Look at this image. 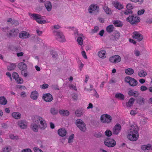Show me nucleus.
I'll list each match as a JSON object with an SVG mask.
<instances>
[{
	"label": "nucleus",
	"mask_w": 152,
	"mask_h": 152,
	"mask_svg": "<svg viewBox=\"0 0 152 152\" xmlns=\"http://www.w3.org/2000/svg\"><path fill=\"white\" fill-rule=\"evenodd\" d=\"M89 12L91 13L94 11L98 12L99 11V7L97 4H91L89 7L88 9Z\"/></svg>",
	"instance_id": "nucleus-12"
},
{
	"label": "nucleus",
	"mask_w": 152,
	"mask_h": 152,
	"mask_svg": "<svg viewBox=\"0 0 152 152\" xmlns=\"http://www.w3.org/2000/svg\"><path fill=\"white\" fill-rule=\"evenodd\" d=\"M10 139L12 140H17L18 139V137L17 136L14 135L13 134H10Z\"/></svg>",
	"instance_id": "nucleus-49"
},
{
	"label": "nucleus",
	"mask_w": 152,
	"mask_h": 152,
	"mask_svg": "<svg viewBox=\"0 0 152 152\" xmlns=\"http://www.w3.org/2000/svg\"><path fill=\"white\" fill-rule=\"evenodd\" d=\"M104 143L105 145L109 147H114L116 144V142L114 140L110 138L105 140Z\"/></svg>",
	"instance_id": "nucleus-7"
},
{
	"label": "nucleus",
	"mask_w": 152,
	"mask_h": 152,
	"mask_svg": "<svg viewBox=\"0 0 152 152\" xmlns=\"http://www.w3.org/2000/svg\"><path fill=\"white\" fill-rule=\"evenodd\" d=\"M114 7L117 9L120 10L123 8V5L117 1H115L113 3Z\"/></svg>",
	"instance_id": "nucleus-18"
},
{
	"label": "nucleus",
	"mask_w": 152,
	"mask_h": 152,
	"mask_svg": "<svg viewBox=\"0 0 152 152\" xmlns=\"http://www.w3.org/2000/svg\"><path fill=\"white\" fill-rule=\"evenodd\" d=\"M151 147V145L149 144L148 145H144L141 146V148L143 151L147 150H149Z\"/></svg>",
	"instance_id": "nucleus-38"
},
{
	"label": "nucleus",
	"mask_w": 152,
	"mask_h": 152,
	"mask_svg": "<svg viewBox=\"0 0 152 152\" xmlns=\"http://www.w3.org/2000/svg\"><path fill=\"white\" fill-rule=\"evenodd\" d=\"M74 135L73 134H72L69 136V138L68 142L69 143L72 142H73Z\"/></svg>",
	"instance_id": "nucleus-44"
},
{
	"label": "nucleus",
	"mask_w": 152,
	"mask_h": 152,
	"mask_svg": "<svg viewBox=\"0 0 152 152\" xmlns=\"http://www.w3.org/2000/svg\"><path fill=\"white\" fill-rule=\"evenodd\" d=\"M21 152H32V151L30 148H26L22 150Z\"/></svg>",
	"instance_id": "nucleus-59"
},
{
	"label": "nucleus",
	"mask_w": 152,
	"mask_h": 152,
	"mask_svg": "<svg viewBox=\"0 0 152 152\" xmlns=\"http://www.w3.org/2000/svg\"><path fill=\"white\" fill-rule=\"evenodd\" d=\"M33 150L35 152H43L41 150L36 147L34 148Z\"/></svg>",
	"instance_id": "nucleus-54"
},
{
	"label": "nucleus",
	"mask_w": 152,
	"mask_h": 152,
	"mask_svg": "<svg viewBox=\"0 0 152 152\" xmlns=\"http://www.w3.org/2000/svg\"><path fill=\"white\" fill-rule=\"evenodd\" d=\"M114 28V26L113 25H110L108 26L106 28V31L108 33H111L113 31Z\"/></svg>",
	"instance_id": "nucleus-37"
},
{
	"label": "nucleus",
	"mask_w": 152,
	"mask_h": 152,
	"mask_svg": "<svg viewBox=\"0 0 152 152\" xmlns=\"http://www.w3.org/2000/svg\"><path fill=\"white\" fill-rule=\"evenodd\" d=\"M21 74L25 77H26L28 75V74L27 73L26 70H22L21 72Z\"/></svg>",
	"instance_id": "nucleus-53"
},
{
	"label": "nucleus",
	"mask_w": 152,
	"mask_h": 152,
	"mask_svg": "<svg viewBox=\"0 0 152 152\" xmlns=\"http://www.w3.org/2000/svg\"><path fill=\"white\" fill-rule=\"evenodd\" d=\"M18 67L21 71L26 70L27 68L26 64L23 62L19 63L18 65Z\"/></svg>",
	"instance_id": "nucleus-19"
},
{
	"label": "nucleus",
	"mask_w": 152,
	"mask_h": 152,
	"mask_svg": "<svg viewBox=\"0 0 152 152\" xmlns=\"http://www.w3.org/2000/svg\"><path fill=\"white\" fill-rule=\"evenodd\" d=\"M128 94L129 96L137 97L138 96L139 94L138 92L131 90L128 91Z\"/></svg>",
	"instance_id": "nucleus-20"
},
{
	"label": "nucleus",
	"mask_w": 152,
	"mask_h": 152,
	"mask_svg": "<svg viewBox=\"0 0 152 152\" xmlns=\"http://www.w3.org/2000/svg\"><path fill=\"white\" fill-rule=\"evenodd\" d=\"M58 133L60 136L64 137L66 134V131L64 129L61 128L58 130Z\"/></svg>",
	"instance_id": "nucleus-17"
},
{
	"label": "nucleus",
	"mask_w": 152,
	"mask_h": 152,
	"mask_svg": "<svg viewBox=\"0 0 152 152\" xmlns=\"http://www.w3.org/2000/svg\"><path fill=\"white\" fill-rule=\"evenodd\" d=\"M7 103V100L4 96L0 97V104L5 105Z\"/></svg>",
	"instance_id": "nucleus-33"
},
{
	"label": "nucleus",
	"mask_w": 152,
	"mask_h": 152,
	"mask_svg": "<svg viewBox=\"0 0 152 152\" xmlns=\"http://www.w3.org/2000/svg\"><path fill=\"white\" fill-rule=\"evenodd\" d=\"M126 20L132 24H134L140 22V18L138 17L132 15L129 16L126 18Z\"/></svg>",
	"instance_id": "nucleus-9"
},
{
	"label": "nucleus",
	"mask_w": 152,
	"mask_h": 152,
	"mask_svg": "<svg viewBox=\"0 0 152 152\" xmlns=\"http://www.w3.org/2000/svg\"><path fill=\"white\" fill-rule=\"evenodd\" d=\"M16 80L17 83L18 84H22L23 83V80L21 77H18Z\"/></svg>",
	"instance_id": "nucleus-47"
},
{
	"label": "nucleus",
	"mask_w": 152,
	"mask_h": 152,
	"mask_svg": "<svg viewBox=\"0 0 152 152\" xmlns=\"http://www.w3.org/2000/svg\"><path fill=\"white\" fill-rule=\"evenodd\" d=\"M69 88L72 90H73L76 91L77 90V89L75 86L73 85V84H70L69 86Z\"/></svg>",
	"instance_id": "nucleus-51"
},
{
	"label": "nucleus",
	"mask_w": 152,
	"mask_h": 152,
	"mask_svg": "<svg viewBox=\"0 0 152 152\" xmlns=\"http://www.w3.org/2000/svg\"><path fill=\"white\" fill-rule=\"evenodd\" d=\"M144 99L141 97H138L137 99V102L140 104H144Z\"/></svg>",
	"instance_id": "nucleus-32"
},
{
	"label": "nucleus",
	"mask_w": 152,
	"mask_h": 152,
	"mask_svg": "<svg viewBox=\"0 0 152 152\" xmlns=\"http://www.w3.org/2000/svg\"><path fill=\"white\" fill-rule=\"evenodd\" d=\"M111 117L108 114L103 115L101 117V121L104 123H109L111 122Z\"/></svg>",
	"instance_id": "nucleus-8"
},
{
	"label": "nucleus",
	"mask_w": 152,
	"mask_h": 152,
	"mask_svg": "<svg viewBox=\"0 0 152 152\" xmlns=\"http://www.w3.org/2000/svg\"><path fill=\"white\" fill-rule=\"evenodd\" d=\"M42 98L45 101L47 102H50L53 99L52 95L49 93L44 94Z\"/></svg>",
	"instance_id": "nucleus-14"
},
{
	"label": "nucleus",
	"mask_w": 152,
	"mask_h": 152,
	"mask_svg": "<svg viewBox=\"0 0 152 152\" xmlns=\"http://www.w3.org/2000/svg\"><path fill=\"white\" fill-rule=\"evenodd\" d=\"M19 32V31L17 28H13L10 30L7 34L8 37L10 38L16 37Z\"/></svg>",
	"instance_id": "nucleus-6"
},
{
	"label": "nucleus",
	"mask_w": 152,
	"mask_h": 152,
	"mask_svg": "<svg viewBox=\"0 0 152 152\" xmlns=\"http://www.w3.org/2000/svg\"><path fill=\"white\" fill-rule=\"evenodd\" d=\"M11 23L12 25L15 26H17L19 24V22L18 21V20H13L12 21Z\"/></svg>",
	"instance_id": "nucleus-55"
},
{
	"label": "nucleus",
	"mask_w": 152,
	"mask_h": 152,
	"mask_svg": "<svg viewBox=\"0 0 152 152\" xmlns=\"http://www.w3.org/2000/svg\"><path fill=\"white\" fill-rule=\"evenodd\" d=\"M135 99L133 98H131L129 100L128 102L126 103V106L128 107H130L132 106L134 103Z\"/></svg>",
	"instance_id": "nucleus-25"
},
{
	"label": "nucleus",
	"mask_w": 152,
	"mask_h": 152,
	"mask_svg": "<svg viewBox=\"0 0 152 152\" xmlns=\"http://www.w3.org/2000/svg\"><path fill=\"white\" fill-rule=\"evenodd\" d=\"M16 65L13 63L10 64L7 66V69L11 71L14 69L16 67Z\"/></svg>",
	"instance_id": "nucleus-40"
},
{
	"label": "nucleus",
	"mask_w": 152,
	"mask_h": 152,
	"mask_svg": "<svg viewBox=\"0 0 152 152\" xmlns=\"http://www.w3.org/2000/svg\"><path fill=\"white\" fill-rule=\"evenodd\" d=\"M115 40L118 39L120 37V33L116 31L114 35Z\"/></svg>",
	"instance_id": "nucleus-43"
},
{
	"label": "nucleus",
	"mask_w": 152,
	"mask_h": 152,
	"mask_svg": "<svg viewBox=\"0 0 152 152\" xmlns=\"http://www.w3.org/2000/svg\"><path fill=\"white\" fill-rule=\"evenodd\" d=\"M77 41L79 44L82 45L83 44V40L81 37H78L77 39Z\"/></svg>",
	"instance_id": "nucleus-42"
},
{
	"label": "nucleus",
	"mask_w": 152,
	"mask_h": 152,
	"mask_svg": "<svg viewBox=\"0 0 152 152\" xmlns=\"http://www.w3.org/2000/svg\"><path fill=\"white\" fill-rule=\"evenodd\" d=\"M44 118L42 117L39 115H35L34 117V119L33 120L34 122L36 123H38L40 122L42 120H43Z\"/></svg>",
	"instance_id": "nucleus-28"
},
{
	"label": "nucleus",
	"mask_w": 152,
	"mask_h": 152,
	"mask_svg": "<svg viewBox=\"0 0 152 152\" xmlns=\"http://www.w3.org/2000/svg\"><path fill=\"white\" fill-rule=\"evenodd\" d=\"M126 8L127 9H130L131 10L133 9V7L132 4H128L126 5Z\"/></svg>",
	"instance_id": "nucleus-57"
},
{
	"label": "nucleus",
	"mask_w": 152,
	"mask_h": 152,
	"mask_svg": "<svg viewBox=\"0 0 152 152\" xmlns=\"http://www.w3.org/2000/svg\"><path fill=\"white\" fill-rule=\"evenodd\" d=\"M40 121L39 122L40 128L43 130L45 129L47 127L46 122L44 119H43V120H42Z\"/></svg>",
	"instance_id": "nucleus-21"
},
{
	"label": "nucleus",
	"mask_w": 152,
	"mask_h": 152,
	"mask_svg": "<svg viewBox=\"0 0 152 152\" xmlns=\"http://www.w3.org/2000/svg\"><path fill=\"white\" fill-rule=\"evenodd\" d=\"M29 15L34 18V19L39 23L43 24L45 23L46 21L45 20H41V16L38 14L29 13Z\"/></svg>",
	"instance_id": "nucleus-2"
},
{
	"label": "nucleus",
	"mask_w": 152,
	"mask_h": 152,
	"mask_svg": "<svg viewBox=\"0 0 152 152\" xmlns=\"http://www.w3.org/2000/svg\"><path fill=\"white\" fill-rule=\"evenodd\" d=\"M132 37L133 39H136L138 42L141 41L143 38V35L137 31L133 32L132 34Z\"/></svg>",
	"instance_id": "nucleus-10"
},
{
	"label": "nucleus",
	"mask_w": 152,
	"mask_h": 152,
	"mask_svg": "<svg viewBox=\"0 0 152 152\" xmlns=\"http://www.w3.org/2000/svg\"><path fill=\"white\" fill-rule=\"evenodd\" d=\"M115 97L117 99L123 100L125 98L124 95L121 93L116 94L115 95Z\"/></svg>",
	"instance_id": "nucleus-29"
},
{
	"label": "nucleus",
	"mask_w": 152,
	"mask_h": 152,
	"mask_svg": "<svg viewBox=\"0 0 152 152\" xmlns=\"http://www.w3.org/2000/svg\"><path fill=\"white\" fill-rule=\"evenodd\" d=\"M45 6L48 11H50L52 9V5L50 2L47 1L45 4Z\"/></svg>",
	"instance_id": "nucleus-26"
},
{
	"label": "nucleus",
	"mask_w": 152,
	"mask_h": 152,
	"mask_svg": "<svg viewBox=\"0 0 152 152\" xmlns=\"http://www.w3.org/2000/svg\"><path fill=\"white\" fill-rule=\"evenodd\" d=\"M93 107V105L91 103H89L88 104V107H87V109H89L91 108H92Z\"/></svg>",
	"instance_id": "nucleus-64"
},
{
	"label": "nucleus",
	"mask_w": 152,
	"mask_h": 152,
	"mask_svg": "<svg viewBox=\"0 0 152 152\" xmlns=\"http://www.w3.org/2000/svg\"><path fill=\"white\" fill-rule=\"evenodd\" d=\"M121 129V125L119 124H117L113 129V134L116 135H118L120 132Z\"/></svg>",
	"instance_id": "nucleus-13"
},
{
	"label": "nucleus",
	"mask_w": 152,
	"mask_h": 152,
	"mask_svg": "<svg viewBox=\"0 0 152 152\" xmlns=\"http://www.w3.org/2000/svg\"><path fill=\"white\" fill-rule=\"evenodd\" d=\"M59 113L60 115L63 116H67L69 114V113L68 110H60Z\"/></svg>",
	"instance_id": "nucleus-22"
},
{
	"label": "nucleus",
	"mask_w": 152,
	"mask_h": 152,
	"mask_svg": "<svg viewBox=\"0 0 152 152\" xmlns=\"http://www.w3.org/2000/svg\"><path fill=\"white\" fill-rule=\"evenodd\" d=\"M18 126L20 128L23 129H25L27 127V125L26 122L23 121H20L18 122Z\"/></svg>",
	"instance_id": "nucleus-24"
},
{
	"label": "nucleus",
	"mask_w": 152,
	"mask_h": 152,
	"mask_svg": "<svg viewBox=\"0 0 152 152\" xmlns=\"http://www.w3.org/2000/svg\"><path fill=\"white\" fill-rule=\"evenodd\" d=\"M12 116L15 119H19L21 117V115L18 112H14L12 113Z\"/></svg>",
	"instance_id": "nucleus-31"
},
{
	"label": "nucleus",
	"mask_w": 152,
	"mask_h": 152,
	"mask_svg": "<svg viewBox=\"0 0 152 152\" xmlns=\"http://www.w3.org/2000/svg\"><path fill=\"white\" fill-rule=\"evenodd\" d=\"M103 9L107 14H112L111 10L108 7L105 6L103 7Z\"/></svg>",
	"instance_id": "nucleus-36"
},
{
	"label": "nucleus",
	"mask_w": 152,
	"mask_h": 152,
	"mask_svg": "<svg viewBox=\"0 0 152 152\" xmlns=\"http://www.w3.org/2000/svg\"><path fill=\"white\" fill-rule=\"evenodd\" d=\"M113 23L115 27H121L123 25L122 22L119 20H114L113 21Z\"/></svg>",
	"instance_id": "nucleus-27"
},
{
	"label": "nucleus",
	"mask_w": 152,
	"mask_h": 152,
	"mask_svg": "<svg viewBox=\"0 0 152 152\" xmlns=\"http://www.w3.org/2000/svg\"><path fill=\"white\" fill-rule=\"evenodd\" d=\"M83 113V110H77L75 112L76 115L78 117H80L82 115Z\"/></svg>",
	"instance_id": "nucleus-34"
},
{
	"label": "nucleus",
	"mask_w": 152,
	"mask_h": 152,
	"mask_svg": "<svg viewBox=\"0 0 152 152\" xmlns=\"http://www.w3.org/2000/svg\"><path fill=\"white\" fill-rule=\"evenodd\" d=\"M81 53L82 56L85 59L87 58V56L86 55V54L85 51H82L81 52Z\"/></svg>",
	"instance_id": "nucleus-60"
},
{
	"label": "nucleus",
	"mask_w": 152,
	"mask_h": 152,
	"mask_svg": "<svg viewBox=\"0 0 152 152\" xmlns=\"http://www.w3.org/2000/svg\"><path fill=\"white\" fill-rule=\"evenodd\" d=\"M48 85L47 84L44 83L42 85V88L43 89H45L48 88Z\"/></svg>",
	"instance_id": "nucleus-63"
},
{
	"label": "nucleus",
	"mask_w": 152,
	"mask_h": 152,
	"mask_svg": "<svg viewBox=\"0 0 152 152\" xmlns=\"http://www.w3.org/2000/svg\"><path fill=\"white\" fill-rule=\"evenodd\" d=\"M30 35L29 33L25 31H23L19 33V36L20 38L26 39L28 38Z\"/></svg>",
	"instance_id": "nucleus-15"
},
{
	"label": "nucleus",
	"mask_w": 152,
	"mask_h": 152,
	"mask_svg": "<svg viewBox=\"0 0 152 152\" xmlns=\"http://www.w3.org/2000/svg\"><path fill=\"white\" fill-rule=\"evenodd\" d=\"M38 96V94L36 91L31 92V98L34 100L37 99Z\"/></svg>",
	"instance_id": "nucleus-23"
},
{
	"label": "nucleus",
	"mask_w": 152,
	"mask_h": 152,
	"mask_svg": "<svg viewBox=\"0 0 152 152\" xmlns=\"http://www.w3.org/2000/svg\"><path fill=\"white\" fill-rule=\"evenodd\" d=\"M53 32L58 41L60 42H64L65 41V37L61 32L54 30Z\"/></svg>",
	"instance_id": "nucleus-4"
},
{
	"label": "nucleus",
	"mask_w": 152,
	"mask_h": 152,
	"mask_svg": "<svg viewBox=\"0 0 152 152\" xmlns=\"http://www.w3.org/2000/svg\"><path fill=\"white\" fill-rule=\"evenodd\" d=\"M132 13V11L130 9H127L124 12V13L126 15H128Z\"/></svg>",
	"instance_id": "nucleus-50"
},
{
	"label": "nucleus",
	"mask_w": 152,
	"mask_h": 152,
	"mask_svg": "<svg viewBox=\"0 0 152 152\" xmlns=\"http://www.w3.org/2000/svg\"><path fill=\"white\" fill-rule=\"evenodd\" d=\"M39 126L35 123H32L31 125V128L34 132H37L38 131Z\"/></svg>",
	"instance_id": "nucleus-30"
},
{
	"label": "nucleus",
	"mask_w": 152,
	"mask_h": 152,
	"mask_svg": "<svg viewBox=\"0 0 152 152\" xmlns=\"http://www.w3.org/2000/svg\"><path fill=\"white\" fill-rule=\"evenodd\" d=\"M145 12L144 10H139L138 11L137 13L138 15H142Z\"/></svg>",
	"instance_id": "nucleus-61"
},
{
	"label": "nucleus",
	"mask_w": 152,
	"mask_h": 152,
	"mask_svg": "<svg viewBox=\"0 0 152 152\" xmlns=\"http://www.w3.org/2000/svg\"><path fill=\"white\" fill-rule=\"evenodd\" d=\"M98 55L99 58L104 59L106 57L107 53L105 50H101L98 52Z\"/></svg>",
	"instance_id": "nucleus-16"
},
{
	"label": "nucleus",
	"mask_w": 152,
	"mask_h": 152,
	"mask_svg": "<svg viewBox=\"0 0 152 152\" xmlns=\"http://www.w3.org/2000/svg\"><path fill=\"white\" fill-rule=\"evenodd\" d=\"M72 97L74 100H77V99L78 96L76 94H74Z\"/></svg>",
	"instance_id": "nucleus-62"
},
{
	"label": "nucleus",
	"mask_w": 152,
	"mask_h": 152,
	"mask_svg": "<svg viewBox=\"0 0 152 152\" xmlns=\"http://www.w3.org/2000/svg\"><path fill=\"white\" fill-rule=\"evenodd\" d=\"M147 75L146 72L143 70H141L138 73V75L140 77H145Z\"/></svg>",
	"instance_id": "nucleus-41"
},
{
	"label": "nucleus",
	"mask_w": 152,
	"mask_h": 152,
	"mask_svg": "<svg viewBox=\"0 0 152 152\" xmlns=\"http://www.w3.org/2000/svg\"><path fill=\"white\" fill-rule=\"evenodd\" d=\"M50 53L51 54L53 58H56L57 56V54L56 52L53 50L51 51Z\"/></svg>",
	"instance_id": "nucleus-45"
},
{
	"label": "nucleus",
	"mask_w": 152,
	"mask_h": 152,
	"mask_svg": "<svg viewBox=\"0 0 152 152\" xmlns=\"http://www.w3.org/2000/svg\"><path fill=\"white\" fill-rule=\"evenodd\" d=\"M105 135L108 137L112 135L111 131L109 130H107L105 132Z\"/></svg>",
	"instance_id": "nucleus-46"
},
{
	"label": "nucleus",
	"mask_w": 152,
	"mask_h": 152,
	"mask_svg": "<svg viewBox=\"0 0 152 152\" xmlns=\"http://www.w3.org/2000/svg\"><path fill=\"white\" fill-rule=\"evenodd\" d=\"M50 113L53 115H56L58 113V110L55 108L52 107L50 109Z\"/></svg>",
	"instance_id": "nucleus-39"
},
{
	"label": "nucleus",
	"mask_w": 152,
	"mask_h": 152,
	"mask_svg": "<svg viewBox=\"0 0 152 152\" xmlns=\"http://www.w3.org/2000/svg\"><path fill=\"white\" fill-rule=\"evenodd\" d=\"M125 81L126 82L129 83L130 86L133 87L136 86L138 83V82L136 79L129 76L125 77Z\"/></svg>",
	"instance_id": "nucleus-3"
},
{
	"label": "nucleus",
	"mask_w": 152,
	"mask_h": 152,
	"mask_svg": "<svg viewBox=\"0 0 152 152\" xmlns=\"http://www.w3.org/2000/svg\"><path fill=\"white\" fill-rule=\"evenodd\" d=\"M99 29V27L97 26H96L94 27V29H93L92 31V32L94 33H95L97 32Z\"/></svg>",
	"instance_id": "nucleus-52"
},
{
	"label": "nucleus",
	"mask_w": 152,
	"mask_h": 152,
	"mask_svg": "<svg viewBox=\"0 0 152 152\" xmlns=\"http://www.w3.org/2000/svg\"><path fill=\"white\" fill-rule=\"evenodd\" d=\"M121 61V58L118 55H115L109 58V61L112 63L116 64L119 62Z\"/></svg>",
	"instance_id": "nucleus-11"
},
{
	"label": "nucleus",
	"mask_w": 152,
	"mask_h": 152,
	"mask_svg": "<svg viewBox=\"0 0 152 152\" xmlns=\"http://www.w3.org/2000/svg\"><path fill=\"white\" fill-rule=\"evenodd\" d=\"M125 72L126 74L130 75L134 73V70L132 68H128L125 70Z\"/></svg>",
	"instance_id": "nucleus-35"
},
{
	"label": "nucleus",
	"mask_w": 152,
	"mask_h": 152,
	"mask_svg": "<svg viewBox=\"0 0 152 152\" xmlns=\"http://www.w3.org/2000/svg\"><path fill=\"white\" fill-rule=\"evenodd\" d=\"M10 148L6 147L4 148L3 149V151L4 152H9L10 151Z\"/></svg>",
	"instance_id": "nucleus-56"
},
{
	"label": "nucleus",
	"mask_w": 152,
	"mask_h": 152,
	"mask_svg": "<svg viewBox=\"0 0 152 152\" xmlns=\"http://www.w3.org/2000/svg\"><path fill=\"white\" fill-rule=\"evenodd\" d=\"M18 76L19 75L16 72H14L12 74L13 78L15 80H16L19 77Z\"/></svg>",
	"instance_id": "nucleus-48"
},
{
	"label": "nucleus",
	"mask_w": 152,
	"mask_h": 152,
	"mask_svg": "<svg viewBox=\"0 0 152 152\" xmlns=\"http://www.w3.org/2000/svg\"><path fill=\"white\" fill-rule=\"evenodd\" d=\"M76 124L79 129L82 131L85 132L86 130V125L83 121L80 119H77Z\"/></svg>",
	"instance_id": "nucleus-5"
},
{
	"label": "nucleus",
	"mask_w": 152,
	"mask_h": 152,
	"mask_svg": "<svg viewBox=\"0 0 152 152\" xmlns=\"http://www.w3.org/2000/svg\"><path fill=\"white\" fill-rule=\"evenodd\" d=\"M139 136L138 126L135 125L131 126L128 131V138L130 141H135L138 139Z\"/></svg>",
	"instance_id": "nucleus-1"
},
{
	"label": "nucleus",
	"mask_w": 152,
	"mask_h": 152,
	"mask_svg": "<svg viewBox=\"0 0 152 152\" xmlns=\"http://www.w3.org/2000/svg\"><path fill=\"white\" fill-rule=\"evenodd\" d=\"M147 89V88L144 86H142L140 88V90L142 91H146Z\"/></svg>",
	"instance_id": "nucleus-58"
}]
</instances>
